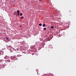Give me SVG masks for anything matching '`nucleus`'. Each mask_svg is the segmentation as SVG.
<instances>
[{"mask_svg": "<svg viewBox=\"0 0 76 76\" xmlns=\"http://www.w3.org/2000/svg\"><path fill=\"white\" fill-rule=\"evenodd\" d=\"M7 40H9V38H7Z\"/></svg>", "mask_w": 76, "mask_h": 76, "instance_id": "nucleus-10", "label": "nucleus"}, {"mask_svg": "<svg viewBox=\"0 0 76 76\" xmlns=\"http://www.w3.org/2000/svg\"><path fill=\"white\" fill-rule=\"evenodd\" d=\"M37 73L38 75H40V72H37Z\"/></svg>", "mask_w": 76, "mask_h": 76, "instance_id": "nucleus-2", "label": "nucleus"}, {"mask_svg": "<svg viewBox=\"0 0 76 76\" xmlns=\"http://www.w3.org/2000/svg\"><path fill=\"white\" fill-rule=\"evenodd\" d=\"M51 28H52V29H53L54 28V27H53V26H51Z\"/></svg>", "mask_w": 76, "mask_h": 76, "instance_id": "nucleus-4", "label": "nucleus"}, {"mask_svg": "<svg viewBox=\"0 0 76 76\" xmlns=\"http://www.w3.org/2000/svg\"><path fill=\"white\" fill-rule=\"evenodd\" d=\"M21 18H22V19H23V17H21Z\"/></svg>", "mask_w": 76, "mask_h": 76, "instance_id": "nucleus-9", "label": "nucleus"}, {"mask_svg": "<svg viewBox=\"0 0 76 76\" xmlns=\"http://www.w3.org/2000/svg\"><path fill=\"white\" fill-rule=\"evenodd\" d=\"M17 50H19V48L17 49Z\"/></svg>", "mask_w": 76, "mask_h": 76, "instance_id": "nucleus-11", "label": "nucleus"}, {"mask_svg": "<svg viewBox=\"0 0 76 76\" xmlns=\"http://www.w3.org/2000/svg\"><path fill=\"white\" fill-rule=\"evenodd\" d=\"M7 61H8V62H10V60H8Z\"/></svg>", "mask_w": 76, "mask_h": 76, "instance_id": "nucleus-7", "label": "nucleus"}, {"mask_svg": "<svg viewBox=\"0 0 76 76\" xmlns=\"http://www.w3.org/2000/svg\"><path fill=\"white\" fill-rule=\"evenodd\" d=\"M39 26H42V24H41V23H40L39 24Z\"/></svg>", "mask_w": 76, "mask_h": 76, "instance_id": "nucleus-6", "label": "nucleus"}, {"mask_svg": "<svg viewBox=\"0 0 76 76\" xmlns=\"http://www.w3.org/2000/svg\"><path fill=\"white\" fill-rule=\"evenodd\" d=\"M45 24H44L42 25V26L43 27H45Z\"/></svg>", "mask_w": 76, "mask_h": 76, "instance_id": "nucleus-3", "label": "nucleus"}, {"mask_svg": "<svg viewBox=\"0 0 76 76\" xmlns=\"http://www.w3.org/2000/svg\"><path fill=\"white\" fill-rule=\"evenodd\" d=\"M34 46H33V48H34Z\"/></svg>", "mask_w": 76, "mask_h": 76, "instance_id": "nucleus-12", "label": "nucleus"}, {"mask_svg": "<svg viewBox=\"0 0 76 76\" xmlns=\"http://www.w3.org/2000/svg\"><path fill=\"white\" fill-rule=\"evenodd\" d=\"M44 30H46V28H45L44 29Z\"/></svg>", "mask_w": 76, "mask_h": 76, "instance_id": "nucleus-8", "label": "nucleus"}, {"mask_svg": "<svg viewBox=\"0 0 76 76\" xmlns=\"http://www.w3.org/2000/svg\"><path fill=\"white\" fill-rule=\"evenodd\" d=\"M22 15H23V14H22V13H20V16H22Z\"/></svg>", "mask_w": 76, "mask_h": 76, "instance_id": "nucleus-5", "label": "nucleus"}, {"mask_svg": "<svg viewBox=\"0 0 76 76\" xmlns=\"http://www.w3.org/2000/svg\"><path fill=\"white\" fill-rule=\"evenodd\" d=\"M39 0V1H41V0Z\"/></svg>", "mask_w": 76, "mask_h": 76, "instance_id": "nucleus-13", "label": "nucleus"}, {"mask_svg": "<svg viewBox=\"0 0 76 76\" xmlns=\"http://www.w3.org/2000/svg\"><path fill=\"white\" fill-rule=\"evenodd\" d=\"M14 14H15V13H14Z\"/></svg>", "mask_w": 76, "mask_h": 76, "instance_id": "nucleus-14", "label": "nucleus"}, {"mask_svg": "<svg viewBox=\"0 0 76 76\" xmlns=\"http://www.w3.org/2000/svg\"><path fill=\"white\" fill-rule=\"evenodd\" d=\"M17 15L18 16H19V13H20V11L19 10H18V11H17Z\"/></svg>", "mask_w": 76, "mask_h": 76, "instance_id": "nucleus-1", "label": "nucleus"}]
</instances>
